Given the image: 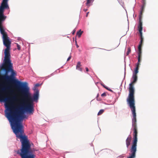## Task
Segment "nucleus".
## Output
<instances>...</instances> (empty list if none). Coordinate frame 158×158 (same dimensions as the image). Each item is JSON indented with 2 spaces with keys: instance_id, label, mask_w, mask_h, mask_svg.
I'll return each instance as SVG.
<instances>
[{
  "instance_id": "obj_1",
  "label": "nucleus",
  "mask_w": 158,
  "mask_h": 158,
  "mask_svg": "<svg viewBox=\"0 0 158 158\" xmlns=\"http://www.w3.org/2000/svg\"><path fill=\"white\" fill-rule=\"evenodd\" d=\"M10 89V87L7 85H0V101L6 102V116L10 123L13 132L16 137L20 139L21 143V148L18 150L17 153L22 158H35V151L31 149L30 142L27 136L24 134L22 124L23 119L26 117L24 114V111L27 112L25 109L26 105L21 102L18 105L15 104L17 98L12 94V90H10L11 95L4 98L3 94Z\"/></svg>"
},
{
  "instance_id": "obj_2",
  "label": "nucleus",
  "mask_w": 158,
  "mask_h": 158,
  "mask_svg": "<svg viewBox=\"0 0 158 158\" xmlns=\"http://www.w3.org/2000/svg\"><path fill=\"white\" fill-rule=\"evenodd\" d=\"M24 84V85L18 90L23 96L20 102L26 105L25 109L27 112L32 114L34 110L33 103L34 101L38 100L39 92L38 90L36 91L32 97L29 92V89L27 87V83L25 82Z\"/></svg>"
},
{
  "instance_id": "obj_3",
  "label": "nucleus",
  "mask_w": 158,
  "mask_h": 158,
  "mask_svg": "<svg viewBox=\"0 0 158 158\" xmlns=\"http://www.w3.org/2000/svg\"><path fill=\"white\" fill-rule=\"evenodd\" d=\"M1 69L4 70L5 74L2 77V79L8 81H11L14 84L18 90L24 85V82H22L17 80L13 79V77L16 74L13 69V64L11 63L10 58L4 59L2 66H0Z\"/></svg>"
},
{
  "instance_id": "obj_4",
  "label": "nucleus",
  "mask_w": 158,
  "mask_h": 158,
  "mask_svg": "<svg viewBox=\"0 0 158 158\" xmlns=\"http://www.w3.org/2000/svg\"><path fill=\"white\" fill-rule=\"evenodd\" d=\"M132 112L133 118L132 119V126L133 128L134 132L133 134V142L131 149V154L129 157L135 158V153L136 151V146L137 142V128L136 124V114L135 106H129Z\"/></svg>"
},
{
  "instance_id": "obj_5",
  "label": "nucleus",
  "mask_w": 158,
  "mask_h": 158,
  "mask_svg": "<svg viewBox=\"0 0 158 158\" xmlns=\"http://www.w3.org/2000/svg\"><path fill=\"white\" fill-rule=\"evenodd\" d=\"M132 78L133 81L129 84V94L128 97L127 98V101L129 106H135V100L134 97L135 90L134 89V85L137 81V75H133Z\"/></svg>"
},
{
  "instance_id": "obj_6",
  "label": "nucleus",
  "mask_w": 158,
  "mask_h": 158,
  "mask_svg": "<svg viewBox=\"0 0 158 158\" xmlns=\"http://www.w3.org/2000/svg\"><path fill=\"white\" fill-rule=\"evenodd\" d=\"M0 32L2 35L3 44L6 47L5 50L4 59L10 58V50L11 42L10 41L9 38L5 30L0 31Z\"/></svg>"
},
{
  "instance_id": "obj_7",
  "label": "nucleus",
  "mask_w": 158,
  "mask_h": 158,
  "mask_svg": "<svg viewBox=\"0 0 158 158\" xmlns=\"http://www.w3.org/2000/svg\"><path fill=\"white\" fill-rule=\"evenodd\" d=\"M9 0H2L0 6V31L4 30V27L3 23L6 19V16L4 15V10L9 9L8 2Z\"/></svg>"
},
{
  "instance_id": "obj_8",
  "label": "nucleus",
  "mask_w": 158,
  "mask_h": 158,
  "mask_svg": "<svg viewBox=\"0 0 158 158\" xmlns=\"http://www.w3.org/2000/svg\"><path fill=\"white\" fill-rule=\"evenodd\" d=\"M143 5L142 6L141 10H140V12L139 13V24L138 26V28L139 29V32L140 34H141V33H142V31L143 30V27H142V23L141 21L142 18V16L143 14V12L144 10L145 7L146 6V3H142Z\"/></svg>"
},
{
  "instance_id": "obj_9",
  "label": "nucleus",
  "mask_w": 158,
  "mask_h": 158,
  "mask_svg": "<svg viewBox=\"0 0 158 158\" xmlns=\"http://www.w3.org/2000/svg\"><path fill=\"white\" fill-rule=\"evenodd\" d=\"M140 34V44L138 46V50L139 52L138 53V62H139L141 61V56L142 53V50L141 47L142 45V43L143 41V38L142 36V33Z\"/></svg>"
},
{
  "instance_id": "obj_10",
  "label": "nucleus",
  "mask_w": 158,
  "mask_h": 158,
  "mask_svg": "<svg viewBox=\"0 0 158 158\" xmlns=\"http://www.w3.org/2000/svg\"><path fill=\"white\" fill-rule=\"evenodd\" d=\"M132 139V137L131 135H129L126 140L127 147L128 148L129 146L130 145Z\"/></svg>"
},
{
  "instance_id": "obj_11",
  "label": "nucleus",
  "mask_w": 158,
  "mask_h": 158,
  "mask_svg": "<svg viewBox=\"0 0 158 158\" xmlns=\"http://www.w3.org/2000/svg\"><path fill=\"white\" fill-rule=\"evenodd\" d=\"M81 62H78L77 63L76 69H77L82 72V69L81 67Z\"/></svg>"
},
{
  "instance_id": "obj_12",
  "label": "nucleus",
  "mask_w": 158,
  "mask_h": 158,
  "mask_svg": "<svg viewBox=\"0 0 158 158\" xmlns=\"http://www.w3.org/2000/svg\"><path fill=\"white\" fill-rule=\"evenodd\" d=\"M139 62L138 61L137 65L135 69L134 73L133 74V75H137V73L138 72V69H139V66L140 65Z\"/></svg>"
},
{
  "instance_id": "obj_13",
  "label": "nucleus",
  "mask_w": 158,
  "mask_h": 158,
  "mask_svg": "<svg viewBox=\"0 0 158 158\" xmlns=\"http://www.w3.org/2000/svg\"><path fill=\"white\" fill-rule=\"evenodd\" d=\"M94 0H86V5L89 7L91 3H92Z\"/></svg>"
},
{
  "instance_id": "obj_14",
  "label": "nucleus",
  "mask_w": 158,
  "mask_h": 158,
  "mask_svg": "<svg viewBox=\"0 0 158 158\" xmlns=\"http://www.w3.org/2000/svg\"><path fill=\"white\" fill-rule=\"evenodd\" d=\"M83 31H81V30H80V31L78 32H77V35H78L79 37H80L83 33Z\"/></svg>"
},
{
  "instance_id": "obj_15",
  "label": "nucleus",
  "mask_w": 158,
  "mask_h": 158,
  "mask_svg": "<svg viewBox=\"0 0 158 158\" xmlns=\"http://www.w3.org/2000/svg\"><path fill=\"white\" fill-rule=\"evenodd\" d=\"M104 112V110L103 109H102L100 110L98 114V115H100L102 114Z\"/></svg>"
},
{
  "instance_id": "obj_16",
  "label": "nucleus",
  "mask_w": 158,
  "mask_h": 158,
  "mask_svg": "<svg viewBox=\"0 0 158 158\" xmlns=\"http://www.w3.org/2000/svg\"><path fill=\"white\" fill-rule=\"evenodd\" d=\"M131 52V49L130 48H127V51L126 53L127 55H129V53Z\"/></svg>"
},
{
  "instance_id": "obj_17",
  "label": "nucleus",
  "mask_w": 158,
  "mask_h": 158,
  "mask_svg": "<svg viewBox=\"0 0 158 158\" xmlns=\"http://www.w3.org/2000/svg\"><path fill=\"white\" fill-rule=\"evenodd\" d=\"M103 86L105 88H106V89H107V90H108L109 91H110L111 92H113V91L112 90H111V89L108 88L105 85H103Z\"/></svg>"
},
{
  "instance_id": "obj_18",
  "label": "nucleus",
  "mask_w": 158,
  "mask_h": 158,
  "mask_svg": "<svg viewBox=\"0 0 158 158\" xmlns=\"http://www.w3.org/2000/svg\"><path fill=\"white\" fill-rule=\"evenodd\" d=\"M17 44V48L19 50H20L21 49V47L20 45H19L18 44Z\"/></svg>"
},
{
  "instance_id": "obj_19",
  "label": "nucleus",
  "mask_w": 158,
  "mask_h": 158,
  "mask_svg": "<svg viewBox=\"0 0 158 158\" xmlns=\"http://www.w3.org/2000/svg\"><path fill=\"white\" fill-rule=\"evenodd\" d=\"M101 96L102 97L106 96V93H104L102 94H101Z\"/></svg>"
},
{
  "instance_id": "obj_20",
  "label": "nucleus",
  "mask_w": 158,
  "mask_h": 158,
  "mask_svg": "<svg viewBox=\"0 0 158 158\" xmlns=\"http://www.w3.org/2000/svg\"><path fill=\"white\" fill-rule=\"evenodd\" d=\"M142 3H146V0H142Z\"/></svg>"
},
{
  "instance_id": "obj_21",
  "label": "nucleus",
  "mask_w": 158,
  "mask_h": 158,
  "mask_svg": "<svg viewBox=\"0 0 158 158\" xmlns=\"http://www.w3.org/2000/svg\"><path fill=\"white\" fill-rule=\"evenodd\" d=\"M71 58V56H70L68 58V59L67 60V61H69L70 59Z\"/></svg>"
},
{
  "instance_id": "obj_22",
  "label": "nucleus",
  "mask_w": 158,
  "mask_h": 158,
  "mask_svg": "<svg viewBox=\"0 0 158 158\" xmlns=\"http://www.w3.org/2000/svg\"><path fill=\"white\" fill-rule=\"evenodd\" d=\"M76 31V30H74L72 32V34L73 35H74L75 33V32Z\"/></svg>"
},
{
  "instance_id": "obj_23",
  "label": "nucleus",
  "mask_w": 158,
  "mask_h": 158,
  "mask_svg": "<svg viewBox=\"0 0 158 158\" xmlns=\"http://www.w3.org/2000/svg\"><path fill=\"white\" fill-rule=\"evenodd\" d=\"M85 70H86V71H87V72H88L89 71V69H88V68L87 67H86L85 68Z\"/></svg>"
},
{
  "instance_id": "obj_24",
  "label": "nucleus",
  "mask_w": 158,
  "mask_h": 158,
  "mask_svg": "<svg viewBox=\"0 0 158 158\" xmlns=\"http://www.w3.org/2000/svg\"><path fill=\"white\" fill-rule=\"evenodd\" d=\"M39 86V84H36L35 85V86L36 87H38V86Z\"/></svg>"
},
{
  "instance_id": "obj_25",
  "label": "nucleus",
  "mask_w": 158,
  "mask_h": 158,
  "mask_svg": "<svg viewBox=\"0 0 158 158\" xmlns=\"http://www.w3.org/2000/svg\"><path fill=\"white\" fill-rule=\"evenodd\" d=\"M89 12H87V13H86V17H87L88 16V14H89Z\"/></svg>"
},
{
  "instance_id": "obj_26",
  "label": "nucleus",
  "mask_w": 158,
  "mask_h": 158,
  "mask_svg": "<svg viewBox=\"0 0 158 158\" xmlns=\"http://www.w3.org/2000/svg\"><path fill=\"white\" fill-rule=\"evenodd\" d=\"M76 46H77V48L79 47V46L78 45V44H76Z\"/></svg>"
},
{
  "instance_id": "obj_27",
  "label": "nucleus",
  "mask_w": 158,
  "mask_h": 158,
  "mask_svg": "<svg viewBox=\"0 0 158 158\" xmlns=\"http://www.w3.org/2000/svg\"><path fill=\"white\" fill-rule=\"evenodd\" d=\"M128 158H134V157H129Z\"/></svg>"
},
{
  "instance_id": "obj_28",
  "label": "nucleus",
  "mask_w": 158,
  "mask_h": 158,
  "mask_svg": "<svg viewBox=\"0 0 158 158\" xmlns=\"http://www.w3.org/2000/svg\"><path fill=\"white\" fill-rule=\"evenodd\" d=\"M84 10L85 11H85H87V9H85V10Z\"/></svg>"
},
{
  "instance_id": "obj_29",
  "label": "nucleus",
  "mask_w": 158,
  "mask_h": 158,
  "mask_svg": "<svg viewBox=\"0 0 158 158\" xmlns=\"http://www.w3.org/2000/svg\"><path fill=\"white\" fill-rule=\"evenodd\" d=\"M99 94H98L97 95V97H98V96Z\"/></svg>"
}]
</instances>
